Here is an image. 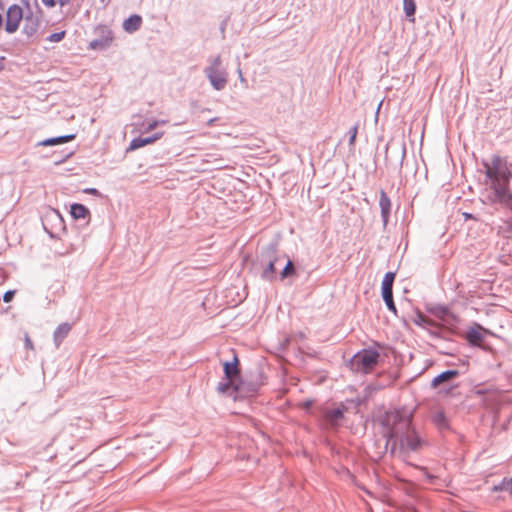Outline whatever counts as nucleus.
<instances>
[{
  "label": "nucleus",
  "mask_w": 512,
  "mask_h": 512,
  "mask_svg": "<svg viewBox=\"0 0 512 512\" xmlns=\"http://www.w3.org/2000/svg\"><path fill=\"white\" fill-rule=\"evenodd\" d=\"M419 320L420 322H422L423 324H427V325H433V321L428 319L427 317L423 316V315H420L419 316Z\"/></svg>",
  "instance_id": "nucleus-33"
},
{
  "label": "nucleus",
  "mask_w": 512,
  "mask_h": 512,
  "mask_svg": "<svg viewBox=\"0 0 512 512\" xmlns=\"http://www.w3.org/2000/svg\"><path fill=\"white\" fill-rule=\"evenodd\" d=\"M492 491L512 493V478H503L500 483L492 487Z\"/></svg>",
  "instance_id": "nucleus-20"
},
{
  "label": "nucleus",
  "mask_w": 512,
  "mask_h": 512,
  "mask_svg": "<svg viewBox=\"0 0 512 512\" xmlns=\"http://www.w3.org/2000/svg\"><path fill=\"white\" fill-rule=\"evenodd\" d=\"M25 344L28 348L32 349L33 348V344H32V341L27 337L26 338V341H25Z\"/></svg>",
  "instance_id": "nucleus-38"
},
{
  "label": "nucleus",
  "mask_w": 512,
  "mask_h": 512,
  "mask_svg": "<svg viewBox=\"0 0 512 512\" xmlns=\"http://www.w3.org/2000/svg\"><path fill=\"white\" fill-rule=\"evenodd\" d=\"M224 377L218 383L217 391L222 394H235L243 395L246 393H255L257 386L252 385L247 390L245 389L244 382L241 380V374L239 369L238 357L234 355L232 361H226L223 363Z\"/></svg>",
  "instance_id": "nucleus-3"
},
{
  "label": "nucleus",
  "mask_w": 512,
  "mask_h": 512,
  "mask_svg": "<svg viewBox=\"0 0 512 512\" xmlns=\"http://www.w3.org/2000/svg\"><path fill=\"white\" fill-rule=\"evenodd\" d=\"M395 277H396V273L392 272V271H389L384 275L382 284H381V295L382 296L393 294V283H394Z\"/></svg>",
  "instance_id": "nucleus-14"
},
{
  "label": "nucleus",
  "mask_w": 512,
  "mask_h": 512,
  "mask_svg": "<svg viewBox=\"0 0 512 512\" xmlns=\"http://www.w3.org/2000/svg\"><path fill=\"white\" fill-rule=\"evenodd\" d=\"M462 216L464 217L465 220H469V219L475 220L476 219L472 213H468V212L462 213Z\"/></svg>",
  "instance_id": "nucleus-35"
},
{
  "label": "nucleus",
  "mask_w": 512,
  "mask_h": 512,
  "mask_svg": "<svg viewBox=\"0 0 512 512\" xmlns=\"http://www.w3.org/2000/svg\"><path fill=\"white\" fill-rule=\"evenodd\" d=\"M71 324L64 322L56 327L53 333V341L56 348H59L63 340L68 336L71 331Z\"/></svg>",
  "instance_id": "nucleus-12"
},
{
  "label": "nucleus",
  "mask_w": 512,
  "mask_h": 512,
  "mask_svg": "<svg viewBox=\"0 0 512 512\" xmlns=\"http://www.w3.org/2000/svg\"><path fill=\"white\" fill-rule=\"evenodd\" d=\"M278 261L276 246L273 244L268 245L262 250L259 264L263 267L261 272V279L273 282L277 279L275 264Z\"/></svg>",
  "instance_id": "nucleus-4"
},
{
  "label": "nucleus",
  "mask_w": 512,
  "mask_h": 512,
  "mask_svg": "<svg viewBox=\"0 0 512 512\" xmlns=\"http://www.w3.org/2000/svg\"><path fill=\"white\" fill-rule=\"evenodd\" d=\"M379 356L374 349H362L352 357L351 367L357 372L367 373L377 365Z\"/></svg>",
  "instance_id": "nucleus-6"
},
{
  "label": "nucleus",
  "mask_w": 512,
  "mask_h": 512,
  "mask_svg": "<svg viewBox=\"0 0 512 512\" xmlns=\"http://www.w3.org/2000/svg\"><path fill=\"white\" fill-rule=\"evenodd\" d=\"M160 123H165V121H158V120H153L151 122H148L147 124V127H146V130L147 131H150V130H153L155 129Z\"/></svg>",
  "instance_id": "nucleus-30"
},
{
  "label": "nucleus",
  "mask_w": 512,
  "mask_h": 512,
  "mask_svg": "<svg viewBox=\"0 0 512 512\" xmlns=\"http://www.w3.org/2000/svg\"><path fill=\"white\" fill-rule=\"evenodd\" d=\"M75 138L74 134L63 135L58 137L47 138L39 143L41 146H53L67 143Z\"/></svg>",
  "instance_id": "nucleus-17"
},
{
  "label": "nucleus",
  "mask_w": 512,
  "mask_h": 512,
  "mask_svg": "<svg viewBox=\"0 0 512 512\" xmlns=\"http://www.w3.org/2000/svg\"><path fill=\"white\" fill-rule=\"evenodd\" d=\"M389 147H391V148H396V150H397L398 152H400V165H402V162H403V160H404V158H405V155H406V145H405V143H401V144H399L397 147H396L394 144H393V145H391V146H389V145H388V146H387V148H386V154H388V149H389ZM387 156H388V155H386V157H387Z\"/></svg>",
  "instance_id": "nucleus-27"
},
{
  "label": "nucleus",
  "mask_w": 512,
  "mask_h": 512,
  "mask_svg": "<svg viewBox=\"0 0 512 512\" xmlns=\"http://www.w3.org/2000/svg\"><path fill=\"white\" fill-rule=\"evenodd\" d=\"M379 207H380L383 227L385 228L388 224L390 213H391V200L383 189L380 190Z\"/></svg>",
  "instance_id": "nucleus-10"
},
{
  "label": "nucleus",
  "mask_w": 512,
  "mask_h": 512,
  "mask_svg": "<svg viewBox=\"0 0 512 512\" xmlns=\"http://www.w3.org/2000/svg\"><path fill=\"white\" fill-rule=\"evenodd\" d=\"M485 169L486 202L499 204L507 208L511 215L501 220L498 226L499 233H512V164L507 158L499 155H492L489 160L483 161Z\"/></svg>",
  "instance_id": "nucleus-1"
},
{
  "label": "nucleus",
  "mask_w": 512,
  "mask_h": 512,
  "mask_svg": "<svg viewBox=\"0 0 512 512\" xmlns=\"http://www.w3.org/2000/svg\"><path fill=\"white\" fill-rule=\"evenodd\" d=\"M383 436L386 438V447L391 445L390 453L398 449L403 455L418 452L424 445L423 439L412 426V415L403 410L387 411L381 418Z\"/></svg>",
  "instance_id": "nucleus-2"
},
{
  "label": "nucleus",
  "mask_w": 512,
  "mask_h": 512,
  "mask_svg": "<svg viewBox=\"0 0 512 512\" xmlns=\"http://www.w3.org/2000/svg\"><path fill=\"white\" fill-rule=\"evenodd\" d=\"M142 24V17L138 14H133L124 20L122 27L127 33L136 32Z\"/></svg>",
  "instance_id": "nucleus-13"
},
{
  "label": "nucleus",
  "mask_w": 512,
  "mask_h": 512,
  "mask_svg": "<svg viewBox=\"0 0 512 512\" xmlns=\"http://www.w3.org/2000/svg\"><path fill=\"white\" fill-rule=\"evenodd\" d=\"M162 135L163 132H156L151 136L133 138L129 144V147L127 148V151H133L141 147H144L148 144H151L160 139Z\"/></svg>",
  "instance_id": "nucleus-11"
},
{
  "label": "nucleus",
  "mask_w": 512,
  "mask_h": 512,
  "mask_svg": "<svg viewBox=\"0 0 512 512\" xmlns=\"http://www.w3.org/2000/svg\"><path fill=\"white\" fill-rule=\"evenodd\" d=\"M459 372L457 370H446L442 373L438 374L436 377L433 378L431 382V386L433 388L439 386L440 384L450 381L456 376H458Z\"/></svg>",
  "instance_id": "nucleus-15"
},
{
  "label": "nucleus",
  "mask_w": 512,
  "mask_h": 512,
  "mask_svg": "<svg viewBox=\"0 0 512 512\" xmlns=\"http://www.w3.org/2000/svg\"><path fill=\"white\" fill-rule=\"evenodd\" d=\"M43 5L48 7V8H52V7H55L56 6V0H41Z\"/></svg>",
  "instance_id": "nucleus-31"
},
{
  "label": "nucleus",
  "mask_w": 512,
  "mask_h": 512,
  "mask_svg": "<svg viewBox=\"0 0 512 512\" xmlns=\"http://www.w3.org/2000/svg\"><path fill=\"white\" fill-rule=\"evenodd\" d=\"M71 3V0H56V4H59L61 7H65Z\"/></svg>",
  "instance_id": "nucleus-34"
},
{
  "label": "nucleus",
  "mask_w": 512,
  "mask_h": 512,
  "mask_svg": "<svg viewBox=\"0 0 512 512\" xmlns=\"http://www.w3.org/2000/svg\"><path fill=\"white\" fill-rule=\"evenodd\" d=\"M311 404H312V402H311V401H307V402L305 403V406L308 408V407H310V406H311Z\"/></svg>",
  "instance_id": "nucleus-39"
},
{
  "label": "nucleus",
  "mask_w": 512,
  "mask_h": 512,
  "mask_svg": "<svg viewBox=\"0 0 512 512\" xmlns=\"http://www.w3.org/2000/svg\"><path fill=\"white\" fill-rule=\"evenodd\" d=\"M432 421L440 429H445L448 427L447 417L442 411L435 413L432 417Z\"/></svg>",
  "instance_id": "nucleus-21"
},
{
  "label": "nucleus",
  "mask_w": 512,
  "mask_h": 512,
  "mask_svg": "<svg viewBox=\"0 0 512 512\" xmlns=\"http://www.w3.org/2000/svg\"><path fill=\"white\" fill-rule=\"evenodd\" d=\"M14 295H15V291L14 290H8L4 293L3 295V301L8 303V302H11L12 299L14 298Z\"/></svg>",
  "instance_id": "nucleus-29"
},
{
  "label": "nucleus",
  "mask_w": 512,
  "mask_h": 512,
  "mask_svg": "<svg viewBox=\"0 0 512 512\" xmlns=\"http://www.w3.org/2000/svg\"><path fill=\"white\" fill-rule=\"evenodd\" d=\"M37 28H38V24L34 21H27L23 28H22V33L25 34L27 37H32L36 31H37Z\"/></svg>",
  "instance_id": "nucleus-24"
},
{
  "label": "nucleus",
  "mask_w": 512,
  "mask_h": 512,
  "mask_svg": "<svg viewBox=\"0 0 512 512\" xmlns=\"http://www.w3.org/2000/svg\"><path fill=\"white\" fill-rule=\"evenodd\" d=\"M357 132H358V124L353 125L348 131V135H349L348 144L350 147L355 146Z\"/></svg>",
  "instance_id": "nucleus-26"
},
{
  "label": "nucleus",
  "mask_w": 512,
  "mask_h": 512,
  "mask_svg": "<svg viewBox=\"0 0 512 512\" xmlns=\"http://www.w3.org/2000/svg\"><path fill=\"white\" fill-rule=\"evenodd\" d=\"M85 193H88V194H92V195H95V196H99L100 195V192L98 189L96 188H87L84 190Z\"/></svg>",
  "instance_id": "nucleus-32"
},
{
  "label": "nucleus",
  "mask_w": 512,
  "mask_h": 512,
  "mask_svg": "<svg viewBox=\"0 0 512 512\" xmlns=\"http://www.w3.org/2000/svg\"><path fill=\"white\" fill-rule=\"evenodd\" d=\"M481 327L478 326V328H470L466 333V340L469 342L472 346H480L481 341L483 340V334L479 330Z\"/></svg>",
  "instance_id": "nucleus-16"
},
{
  "label": "nucleus",
  "mask_w": 512,
  "mask_h": 512,
  "mask_svg": "<svg viewBox=\"0 0 512 512\" xmlns=\"http://www.w3.org/2000/svg\"><path fill=\"white\" fill-rule=\"evenodd\" d=\"M22 18H23V10L19 5L13 4V5L9 6L6 11V21H5L6 32H8L10 34L16 32L19 28Z\"/></svg>",
  "instance_id": "nucleus-8"
},
{
  "label": "nucleus",
  "mask_w": 512,
  "mask_h": 512,
  "mask_svg": "<svg viewBox=\"0 0 512 512\" xmlns=\"http://www.w3.org/2000/svg\"><path fill=\"white\" fill-rule=\"evenodd\" d=\"M383 301L385 302L387 308L389 311H391L393 314H397V308L393 300V294L392 295H386L382 296Z\"/></svg>",
  "instance_id": "nucleus-25"
},
{
  "label": "nucleus",
  "mask_w": 512,
  "mask_h": 512,
  "mask_svg": "<svg viewBox=\"0 0 512 512\" xmlns=\"http://www.w3.org/2000/svg\"><path fill=\"white\" fill-rule=\"evenodd\" d=\"M346 408L341 405L334 409H327L324 412L323 419L325 424L332 429H337L340 425L341 420L344 418V412Z\"/></svg>",
  "instance_id": "nucleus-9"
},
{
  "label": "nucleus",
  "mask_w": 512,
  "mask_h": 512,
  "mask_svg": "<svg viewBox=\"0 0 512 512\" xmlns=\"http://www.w3.org/2000/svg\"><path fill=\"white\" fill-rule=\"evenodd\" d=\"M404 11L408 18L414 20V14L416 11V4L414 0H403Z\"/></svg>",
  "instance_id": "nucleus-23"
},
{
  "label": "nucleus",
  "mask_w": 512,
  "mask_h": 512,
  "mask_svg": "<svg viewBox=\"0 0 512 512\" xmlns=\"http://www.w3.org/2000/svg\"><path fill=\"white\" fill-rule=\"evenodd\" d=\"M70 214L71 216L74 218V219H81V218H85L86 216H88L90 214V211L89 209L84 206L83 204H80V203H73L71 206H70Z\"/></svg>",
  "instance_id": "nucleus-18"
},
{
  "label": "nucleus",
  "mask_w": 512,
  "mask_h": 512,
  "mask_svg": "<svg viewBox=\"0 0 512 512\" xmlns=\"http://www.w3.org/2000/svg\"><path fill=\"white\" fill-rule=\"evenodd\" d=\"M296 273V269H295V266L293 264V262L288 259L284 268L282 269L281 273H280V279L283 280V279H286L292 275H294Z\"/></svg>",
  "instance_id": "nucleus-22"
},
{
  "label": "nucleus",
  "mask_w": 512,
  "mask_h": 512,
  "mask_svg": "<svg viewBox=\"0 0 512 512\" xmlns=\"http://www.w3.org/2000/svg\"><path fill=\"white\" fill-rule=\"evenodd\" d=\"M211 86L217 90H223L227 84V73L222 67L221 56L217 55L210 60V64L204 69Z\"/></svg>",
  "instance_id": "nucleus-5"
},
{
  "label": "nucleus",
  "mask_w": 512,
  "mask_h": 512,
  "mask_svg": "<svg viewBox=\"0 0 512 512\" xmlns=\"http://www.w3.org/2000/svg\"><path fill=\"white\" fill-rule=\"evenodd\" d=\"M53 217L59 221V224H60V225H62V224H63V220H62V217H61V215L59 214V212H57V211H53Z\"/></svg>",
  "instance_id": "nucleus-36"
},
{
  "label": "nucleus",
  "mask_w": 512,
  "mask_h": 512,
  "mask_svg": "<svg viewBox=\"0 0 512 512\" xmlns=\"http://www.w3.org/2000/svg\"><path fill=\"white\" fill-rule=\"evenodd\" d=\"M238 78L240 79V81H241L242 83L246 82L245 78H244V77H243V75H242V71H241V69H240V68L238 69Z\"/></svg>",
  "instance_id": "nucleus-37"
},
{
  "label": "nucleus",
  "mask_w": 512,
  "mask_h": 512,
  "mask_svg": "<svg viewBox=\"0 0 512 512\" xmlns=\"http://www.w3.org/2000/svg\"><path fill=\"white\" fill-rule=\"evenodd\" d=\"M64 37H65V31H59V32H55V33L50 34V35L47 37V40H48L49 42H59V41H61Z\"/></svg>",
  "instance_id": "nucleus-28"
},
{
  "label": "nucleus",
  "mask_w": 512,
  "mask_h": 512,
  "mask_svg": "<svg viewBox=\"0 0 512 512\" xmlns=\"http://www.w3.org/2000/svg\"><path fill=\"white\" fill-rule=\"evenodd\" d=\"M430 313L434 315L436 318L445 321L448 316L451 315L449 309L442 305H435L429 309Z\"/></svg>",
  "instance_id": "nucleus-19"
},
{
  "label": "nucleus",
  "mask_w": 512,
  "mask_h": 512,
  "mask_svg": "<svg viewBox=\"0 0 512 512\" xmlns=\"http://www.w3.org/2000/svg\"><path fill=\"white\" fill-rule=\"evenodd\" d=\"M94 34L97 38L89 43V48L92 50H106L108 49L113 40L114 34L112 30L104 24H99L94 28Z\"/></svg>",
  "instance_id": "nucleus-7"
}]
</instances>
